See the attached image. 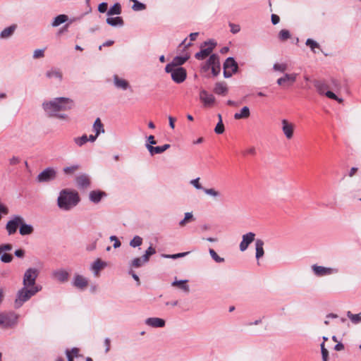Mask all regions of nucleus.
I'll return each instance as SVG.
<instances>
[{
  "label": "nucleus",
  "instance_id": "5",
  "mask_svg": "<svg viewBox=\"0 0 361 361\" xmlns=\"http://www.w3.org/2000/svg\"><path fill=\"white\" fill-rule=\"evenodd\" d=\"M216 45V42L213 39L204 42L200 46V51L195 54V59L197 60H204L211 54Z\"/></svg>",
  "mask_w": 361,
  "mask_h": 361
},
{
  "label": "nucleus",
  "instance_id": "18",
  "mask_svg": "<svg viewBox=\"0 0 361 361\" xmlns=\"http://www.w3.org/2000/svg\"><path fill=\"white\" fill-rule=\"evenodd\" d=\"M72 283L77 288L84 290L88 285V280L82 275L75 274Z\"/></svg>",
  "mask_w": 361,
  "mask_h": 361
},
{
  "label": "nucleus",
  "instance_id": "13",
  "mask_svg": "<svg viewBox=\"0 0 361 361\" xmlns=\"http://www.w3.org/2000/svg\"><path fill=\"white\" fill-rule=\"evenodd\" d=\"M200 99L204 107H210L215 102L214 96L204 89L200 91Z\"/></svg>",
  "mask_w": 361,
  "mask_h": 361
},
{
  "label": "nucleus",
  "instance_id": "50",
  "mask_svg": "<svg viewBox=\"0 0 361 361\" xmlns=\"http://www.w3.org/2000/svg\"><path fill=\"white\" fill-rule=\"evenodd\" d=\"M132 8L135 11H143L146 8V5L137 0H134V4Z\"/></svg>",
  "mask_w": 361,
  "mask_h": 361
},
{
  "label": "nucleus",
  "instance_id": "64",
  "mask_svg": "<svg viewBox=\"0 0 361 361\" xmlns=\"http://www.w3.org/2000/svg\"><path fill=\"white\" fill-rule=\"evenodd\" d=\"M14 254L17 257L21 258L24 257L25 251L22 249H18L15 251Z\"/></svg>",
  "mask_w": 361,
  "mask_h": 361
},
{
  "label": "nucleus",
  "instance_id": "11",
  "mask_svg": "<svg viewBox=\"0 0 361 361\" xmlns=\"http://www.w3.org/2000/svg\"><path fill=\"white\" fill-rule=\"evenodd\" d=\"M23 221V216L20 215H13L10 220L6 223V230L9 235L16 233L18 228H20Z\"/></svg>",
  "mask_w": 361,
  "mask_h": 361
},
{
  "label": "nucleus",
  "instance_id": "25",
  "mask_svg": "<svg viewBox=\"0 0 361 361\" xmlns=\"http://www.w3.org/2000/svg\"><path fill=\"white\" fill-rule=\"evenodd\" d=\"M170 147L171 146L169 144H165L162 146H157V147H150L149 145L148 151L151 156H154V154L163 153L166 149H169Z\"/></svg>",
  "mask_w": 361,
  "mask_h": 361
},
{
  "label": "nucleus",
  "instance_id": "16",
  "mask_svg": "<svg viewBox=\"0 0 361 361\" xmlns=\"http://www.w3.org/2000/svg\"><path fill=\"white\" fill-rule=\"evenodd\" d=\"M298 75V74L296 73H285L276 80V83L280 86H283L286 83L290 86L296 81Z\"/></svg>",
  "mask_w": 361,
  "mask_h": 361
},
{
  "label": "nucleus",
  "instance_id": "32",
  "mask_svg": "<svg viewBox=\"0 0 361 361\" xmlns=\"http://www.w3.org/2000/svg\"><path fill=\"white\" fill-rule=\"evenodd\" d=\"M46 76L50 79L56 78L59 82L62 80V73L59 70L55 68H52L47 71Z\"/></svg>",
  "mask_w": 361,
  "mask_h": 361
},
{
  "label": "nucleus",
  "instance_id": "27",
  "mask_svg": "<svg viewBox=\"0 0 361 361\" xmlns=\"http://www.w3.org/2000/svg\"><path fill=\"white\" fill-rule=\"evenodd\" d=\"M264 241L262 239H257L255 240V250H256V258L259 259L263 257L264 254Z\"/></svg>",
  "mask_w": 361,
  "mask_h": 361
},
{
  "label": "nucleus",
  "instance_id": "62",
  "mask_svg": "<svg viewBox=\"0 0 361 361\" xmlns=\"http://www.w3.org/2000/svg\"><path fill=\"white\" fill-rule=\"evenodd\" d=\"M20 161V159L18 157H13L9 159V164L11 165H16L19 164Z\"/></svg>",
  "mask_w": 361,
  "mask_h": 361
},
{
  "label": "nucleus",
  "instance_id": "63",
  "mask_svg": "<svg viewBox=\"0 0 361 361\" xmlns=\"http://www.w3.org/2000/svg\"><path fill=\"white\" fill-rule=\"evenodd\" d=\"M271 23H272L273 25H276L280 21L279 16L276 15V14H272L271 16Z\"/></svg>",
  "mask_w": 361,
  "mask_h": 361
},
{
  "label": "nucleus",
  "instance_id": "7",
  "mask_svg": "<svg viewBox=\"0 0 361 361\" xmlns=\"http://www.w3.org/2000/svg\"><path fill=\"white\" fill-rule=\"evenodd\" d=\"M18 315L14 312L0 313V326L9 328L17 323Z\"/></svg>",
  "mask_w": 361,
  "mask_h": 361
},
{
  "label": "nucleus",
  "instance_id": "33",
  "mask_svg": "<svg viewBox=\"0 0 361 361\" xmlns=\"http://www.w3.org/2000/svg\"><path fill=\"white\" fill-rule=\"evenodd\" d=\"M16 28V25H11L9 27L4 28L0 33V38H2V39L8 38L13 34Z\"/></svg>",
  "mask_w": 361,
  "mask_h": 361
},
{
  "label": "nucleus",
  "instance_id": "44",
  "mask_svg": "<svg viewBox=\"0 0 361 361\" xmlns=\"http://www.w3.org/2000/svg\"><path fill=\"white\" fill-rule=\"evenodd\" d=\"M74 142L79 147H82L87 142V135H83L81 137H77L73 139Z\"/></svg>",
  "mask_w": 361,
  "mask_h": 361
},
{
  "label": "nucleus",
  "instance_id": "41",
  "mask_svg": "<svg viewBox=\"0 0 361 361\" xmlns=\"http://www.w3.org/2000/svg\"><path fill=\"white\" fill-rule=\"evenodd\" d=\"M218 117L219 121L214 128V131L216 134H222L224 132V126L222 122L221 115L218 114Z\"/></svg>",
  "mask_w": 361,
  "mask_h": 361
},
{
  "label": "nucleus",
  "instance_id": "3",
  "mask_svg": "<svg viewBox=\"0 0 361 361\" xmlns=\"http://www.w3.org/2000/svg\"><path fill=\"white\" fill-rule=\"evenodd\" d=\"M42 287H27L23 286V287L20 288L17 293L16 298L14 302L15 307H20L25 302H27L36 293L40 291Z\"/></svg>",
  "mask_w": 361,
  "mask_h": 361
},
{
  "label": "nucleus",
  "instance_id": "42",
  "mask_svg": "<svg viewBox=\"0 0 361 361\" xmlns=\"http://www.w3.org/2000/svg\"><path fill=\"white\" fill-rule=\"evenodd\" d=\"M305 44L308 46L314 53H316L315 49L320 48L319 44L316 41L310 38L306 40Z\"/></svg>",
  "mask_w": 361,
  "mask_h": 361
},
{
  "label": "nucleus",
  "instance_id": "54",
  "mask_svg": "<svg viewBox=\"0 0 361 361\" xmlns=\"http://www.w3.org/2000/svg\"><path fill=\"white\" fill-rule=\"evenodd\" d=\"M1 262L4 263H9L13 259V256L10 254L4 253L0 255Z\"/></svg>",
  "mask_w": 361,
  "mask_h": 361
},
{
  "label": "nucleus",
  "instance_id": "6",
  "mask_svg": "<svg viewBox=\"0 0 361 361\" xmlns=\"http://www.w3.org/2000/svg\"><path fill=\"white\" fill-rule=\"evenodd\" d=\"M38 270L35 268L27 269L23 276V284L27 287H41L35 284L36 279L38 276Z\"/></svg>",
  "mask_w": 361,
  "mask_h": 361
},
{
  "label": "nucleus",
  "instance_id": "14",
  "mask_svg": "<svg viewBox=\"0 0 361 361\" xmlns=\"http://www.w3.org/2000/svg\"><path fill=\"white\" fill-rule=\"evenodd\" d=\"M295 126L287 119L281 120V129L283 133L287 140H291L293 137Z\"/></svg>",
  "mask_w": 361,
  "mask_h": 361
},
{
  "label": "nucleus",
  "instance_id": "12",
  "mask_svg": "<svg viewBox=\"0 0 361 361\" xmlns=\"http://www.w3.org/2000/svg\"><path fill=\"white\" fill-rule=\"evenodd\" d=\"M169 73H171L172 80L178 84L183 82L187 77L186 71L183 68H171Z\"/></svg>",
  "mask_w": 361,
  "mask_h": 361
},
{
  "label": "nucleus",
  "instance_id": "28",
  "mask_svg": "<svg viewBox=\"0 0 361 361\" xmlns=\"http://www.w3.org/2000/svg\"><path fill=\"white\" fill-rule=\"evenodd\" d=\"M250 115V109L247 106L243 107L239 112L234 114V118L236 120L247 118Z\"/></svg>",
  "mask_w": 361,
  "mask_h": 361
},
{
  "label": "nucleus",
  "instance_id": "1",
  "mask_svg": "<svg viewBox=\"0 0 361 361\" xmlns=\"http://www.w3.org/2000/svg\"><path fill=\"white\" fill-rule=\"evenodd\" d=\"M73 106L74 102L67 97H56L42 103V108L49 117L58 112L70 110Z\"/></svg>",
  "mask_w": 361,
  "mask_h": 361
},
{
  "label": "nucleus",
  "instance_id": "46",
  "mask_svg": "<svg viewBox=\"0 0 361 361\" xmlns=\"http://www.w3.org/2000/svg\"><path fill=\"white\" fill-rule=\"evenodd\" d=\"M290 37V33L288 30L283 29L279 32V38L281 41H286Z\"/></svg>",
  "mask_w": 361,
  "mask_h": 361
},
{
  "label": "nucleus",
  "instance_id": "17",
  "mask_svg": "<svg viewBox=\"0 0 361 361\" xmlns=\"http://www.w3.org/2000/svg\"><path fill=\"white\" fill-rule=\"evenodd\" d=\"M188 56H176L173 59L171 63H168L165 67V71L169 73L171 68H180V66L183 65L188 59Z\"/></svg>",
  "mask_w": 361,
  "mask_h": 361
},
{
  "label": "nucleus",
  "instance_id": "55",
  "mask_svg": "<svg viewBox=\"0 0 361 361\" xmlns=\"http://www.w3.org/2000/svg\"><path fill=\"white\" fill-rule=\"evenodd\" d=\"M157 144V142L155 141L154 140V135H149L147 137V142L145 144V147L146 148L148 149V147H149V145L150 147H154L153 145H156Z\"/></svg>",
  "mask_w": 361,
  "mask_h": 361
},
{
  "label": "nucleus",
  "instance_id": "2",
  "mask_svg": "<svg viewBox=\"0 0 361 361\" xmlns=\"http://www.w3.org/2000/svg\"><path fill=\"white\" fill-rule=\"evenodd\" d=\"M78 193L71 189H63L57 198V206L63 211H70L80 202Z\"/></svg>",
  "mask_w": 361,
  "mask_h": 361
},
{
  "label": "nucleus",
  "instance_id": "34",
  "mask_svg": "<svg viewBox=\"0 0 361 361\" xmlns=\"http://www.w3.org/2000/svg\"><path fill=\"white\" fill-rule=\"evenodd\" d=\"M93 130L97 134V135H99L101 133H104V126L100 120V118H97L94 124H93Z\"/></svg>",
  "mask_w": 361,
  "mask_h": 361
},
{
  "label": "nucleus",
  "instance_id": "58",
  "mask_svg": "<svg viewBox=\"0 0 361 361\" xmlns=\"http://www.w3.org/2000/svg\"><path fill=\"white\" fill-rule=\"evenodd\" d=\"M44 49H36L33 53V58L38 59L44 56Z\"/></svg>",
  "mask_w": 361,
  "mask_h": 361
},
{
  "label": "nucleus",
  "instance_id": "31",
  "mask_svg": "<svg viewBox=\"0 0 361 361\" xmlns=\"http://www.w3.org/2000/svg\"><path fill=\"white\" fill-rule=\"evenodd\" d=\"M214 92L216 94L224 95L228 92V88L225 82H216L214 89Z\"/></svg>",
  "mask_w": 361,
  "mask_h": 361
},
{
  "label": "nucleus",
  "instance_id": "59",
  "mask_svg": "<svg viewBox=\"0 0 361 361\" xmlns=\"http://www.w3.org/2000/svg\"><path fill=\"white\" fill-rule=\"evenodd\" d=\"M108 4L106 2H102L100 4H99L98 6V11L100 13H105L107 11Z\"/></svg>",
  "mask_w": 361,
  "mask_h": 361
},
{
  "label": "nucleus",
  "instance_id": "20",
  "mask_svg": "<svg viewBox=\"0 0 361 361\" xmlns=\"http://www.w3.org/2000/svg\"><path fill=\"white\" fill-rule=\"evenodd\" d=\"M76 184L79 188L85 189L90 185V178L85 173L78 176L75 178Z\"/></svg>",
  "mask_w": 361,
  "mask_h": 361
},
{
  "label": "nucleus",
  "instance_id": "53",
  "mask_svg": "<svg viewBox=\"0 0 361 361\" xmlns=\"http://www.w3.org/2000/svg\"><path fill=\"white\" fill-rule=\"evenodd\" d=\"M190 183L197 190H203L204 188L200 183V178L192 179L190 181Z\"/></svg>",
  "mask_w": 361,
  "mask_h": 361
},
{
  "label": "nucleus",
  "instance_id": "52",
  "mask_svg": "<svg viewBox=\"0 0 361 361\" xmlns=\"http://www.w3.org/2000/svg\"><path fill=\"white\" fill-rule=\"evenodd\" d=\"M145 263L142 257H136L132 260L130 266L135 268H139Z\"/></svg>",
  "mask_w": 361,
  "mask_h": 361
},
{
  "label": "nucleus",
  "instance_id": "21",
  "mask_svg": "<svg viewBox=\"0 0 361 361\" xmlns=\"http://www.w3.org/2000/svg\"><path fill=\"white\" fill-rule=\"evenodd\" d=\"M106 196V193L102 190H92L89 194V199L90 200L94 203L98 204L102 198L105 197Z\"/></svg>",
  "mask_w": 361,
  "mask_h": 361
},
{
  "label": "nucleus",
  "instance_id": "29",
  "mask_svg": "<svg viewBox=\"0 0 361 361\" xmlns=\"http://www.w3.org/2000/svg\"><path fill=\"white\" fill-rule=\"evenodd\" d=\"M106 23L113 27H121L123 25V20L121 17H109L106 18Z\"/></svg>",
  "mask_w": 361,
  "mask_h": 361
},
{
  "label": "nucleus",
  "instance_id": "56",
  "mask_svg": "<svg viewBox=\"0 0 361 361\" xmlns=\"http://www.w3.org/2000/svg\"><path fill=\"white\" fill-rule=\"evenodd\" d=\"M229 27H230V30L231 32L233 33V34H237L240 32V27L239 25L238 24H234V23H229Z\"/></svg>",
  "mask_w": 361,
  "mask_h": 361
},
{
  "label": "nucleus",
  "instance_id": "15",
  "mask_svg": "<svg viewBox=\"0 0 361 361\" xmlns=\"http://www.w3.org/2000/svg\"><path fill=\"white\" fill-rule=\"evenodd\" d=\"M255 233L253 232H248L242 236V240L239 245V249L241 252L245 251L249 245L255 241Z\"/></svg>",
  "mask_w": 361,
  "mask_h": 361
},
{
  "label": "nucleus",
  "instance_id": "40",
  "mask_svg": "<svg viewBox=\"0 0 361 361\" xmlns=\"http://www.w3.org/2000/svg\"><path fill=\"white\" fill-rule=\"evenodd\" d=\"M199 32H192L190 34L189 37L190 42L187 43V38H185L180 44V46H184L185 48H188L191 46V42L195 41L198 36Z\"/></svg>",
  "mask_w": 361,
  "mask_h": 361
},
{
  "label": "nucleus",
  "instance_id": "24",
  "mask_svg": "<svg viewBox=\"0 0 361 361\" xmlns=\"http://www.w3.org/2000/svg\"><path fill=\"white\" fill-rule=\"evenodd\" d=\"M34 228L31 224H27L25 222L24 219L23 218V221L19 228V233L21 235H30L33 233Z\"/></svg>",
  "mask_w": 361,
  "mask_h": 361
},
{
  "label": "nucleus",
  "instance_id": "23",
  "mask_svg": "<svg viewBox=\"0 0 361 361\" xmlns=\"http://www.w3.org/2000/svg\"><path fill=\"white\" fill-rule=\"evenodd\" d=\"M145 324L153 328H161L165 326V321L158 317H149L145 320Z\"/></svg>",
  "mask_w": 361,
  "mask_h": 361
},
{
  "label": "nucleus",
  "instance_id": "10",
  "mask_svg": "<svg viewBox=\"0 0 361 361\" xmlns=\"http://www.w3.org/2000/svg\"><path fill=\"white\" fill-rule=\"evenodd\" d=\"M311 268L314 274L317 277H322L338 273V269L334 267H325L317 264H313Z\"/></svg>",
  "mask_w": 361,
  "mask_h": 361
},
{
  "label": "nucleus",
  "instance_id": "38",
  "mask_svg": "<svg viewBox=\"0 0 361 361\" xmlns=\"http://www.w3.org/2000/svg\"><path fill=\"white\" fill-rule=\"evenodd\" d=\"M346 314L352 323L357 324L361 322V312L359 314H353L350 311H348Z\"/></svg>",
  "mask_w": 361,
  "mask_h": 361
},
{
  "label": "nucleus",
  "instance_id": "43",
  "mask_svg": "<svg viewBox=\"0 0 361 361\" xmlns=\"http://www.w3.org/2000/svg\"><path fill=\"white\" fill-rule=\"evenodd\" d=\"M341 88L340 82L334 78L330 80L329 89H331L336 92H338Z\"/></svg>",
  "mask_w": 361,
  "mask_h": 361
},
{
  "label": "nucleus",
  "instance_id": "49",
  "mask_svg": "<svg viewBox=\"0 0 361 361\" xmlns=\"http://www.w3.org/2000/svg\"><path fill=\"white\" fill-rule=\"evenodd\" d=\"M203 191L204 192L205 194L210 195L213 197H218L221 196V193L219 191L214 190V188H204Z\"/></svg>",
  "mask_w": 361,
  "mask_h": 361
},
{
  "label": "nucleus",
  "instance_id": "57",
  "mask_svg": "<svg viewBox=\"0 0 361 361\" xmlns=\"http://www.w3.org/2000/svg\"><path fill=\"white\" fill-rule=\"evenodd\" d=\"M110 240L111 241H114V248H118V247H119L121 245V243L120 240L115 235H111L110 237Z\"/></svg>",
  "mask_w": 361,
  "mask_h": 361
},
{
  "label": "nucleus",
  "instance_id": "19",
  "mask_svg": "<svg viewBox=\"0 0 361 361\" xmlns=\"http://www.w3.org/2000/svg\"><path fill=\"white\" fill-rule=\"evenodd\" d=\"M51 276L58 281L61 283H65L68 280L69 273L63 269H59L53 271L51 273Z\"/></svg>",
  "mask_w": 361,
  "mask_h": 361
},
{
  "label": "nucleus",
  "instance_id": "47",
  "mask_svg": "<svg viewBox=\"0 0 361 361\" xmlns=\"http://www.w3.org/2000/svg\"><path fill=\"white\" fill-rule=\"evenodd\" d=\"M211 257L217 263H222L224 262V258L219 257L217 253L213 250L209 249V250Z\"/></svg>",
  "mask_w": 361,
  "mask_h": 361
},
{
  "label": "nucleus",
  "instance_id": "4",
  "mask_svg": "<svg viewBox=\"0 0 361 361\" xmlns=\"http://www.w3.org/2000/svg\"><path fill=\"white\" fill-rule=\"evenodd\" d=\"M314 85L319 94H324L328 98L336 100L340 104L343 103V99L342 98L337 97L332 91L328 90L329 89V85L326 84L325 82L315 80Z\"/></svg>",
  "mask_w": 361,
  "mask_h": 361
},
{
  "label": "nucleus",
  "instance_id": "37",
  "mask_svg": "<svg viewBox=\"0 0 361 361\" xmlns=\"http://www.w3.org/2000/svg\"><path fill=\"white\" fill-rule=\"evenodd\" d=\"M121 13V6L119 3L114 4L107 11L108 16L119 15Z\"/></svg>",
  "mask_w": 361,
  "mask_h": 361
},
{
  "label": "nucleus",
  "instance_id": "22",
  "mask_svg": "<svg viewBox=\"0 0 361 361\" xmlns=\"http://www.w3.org/2000/svg\"><path fill=\"white\" fill-rule=\"evenodd\" d=\"M113 80L114 86L118 89L126 90L130 87L126 80L119 78L117 75H114Z\"/></svg>",
  "mask_w": 361,
  "mask_h": 361
},
{
  "label": "nucleus",
  "instance_id": "48",
  "mask_svg": "<svg viewBox=\"0 0 361 361\" xmlns=\"http://www.w3.org/2000/svg\"><path fill=\"white\" fill-rule=\"evenodd\" d=\"M287 68H288V66H287V64H286V63H276L273 66L274 71H279L281 73H284L286 71Z\"/></svg>",
  "mask_w": 361,
  "mask_h": 361
},
{
  "label": "nucleus",
  "instance_id": "26",
  "mask_svg": "<svg viewBox=\"0 0 361 361\" xmlns=\"http://www.w3.org/2000/svg\"><path fill=\"white\" fill-rule=\"evenodd\" d=\"M106 264L102 261L100 259H96L91 264V270L93 271L94 276H98L99 271L105 267Z\"/></svg>",
  "mask_w": 361,
  "mask_h": 361
},
{
  "label": "nucleus",
  "instance_id": "61",
  "mask_svg": "<svg viewBox=\"0 0 361 361\" xmlns=\"http://www.w3.org/2000/svg\"><path fill=\"white\" fill-rule=\"evenodd\" d=\"M105 353H107L110 350L111 340L109 338L104 339Z\"/></svg>",
  "mask_w": 361,
  "mask_h": 361
},
{
  "label": "nucleus",
  "instance_id": "39",
  "mask_svg": "<svg viewBox=\"0 0 361 361\" xmlns=\"http://www.w3.org/2000/svg\"><path fill=\"white\" fill-rule=\"evenodd\" d=\"M195 219L193 217V214L192 212H186L185 214V217L183 219H182L180 222H179V226L180 227H183L185 226L188 223L192 221H194Z\"/></svg>",
  "mask_w": 361,
  "mask_h": 361
},
{
  "label": "nucleus",
  "instance_id": "8",
  "mask_svg": "<svg viewBox=\"0 0 361 361\" xmlns=\"http://www.w3.org/2000/svg\"><path fill=\"white\" fill-rule=\"evenodd\" d=\"M56 174L57 172L54 168L47 167L37 175L36 180L39 183L50 182L56 179Z\"/></svg>",
  "mask_w": 361,
  "mask_h": 361
},
{
  "label": "nucleus",
  "instance_id": "9",
  "mask_svg": "<svg viewBox=\"0 0 361 361\" xmlns=\"http://www.w3.org/2000/svg\"><path fill=\"white\" fill-rule=\"evenodd\" d=\"M238 69L237 62L233 57H228L224 63V76L226 78H231Z\"/></svg>",
  "mask_w": 361,
  "mask_h": 361
},
{
  "label": "nucleus",
  "instance_id": "45",
  "mask_svg": "<svg viewBox=\"0 0 361 361\" xmlns=\"http://www.w3.org/2000/svg\"><path fill=\"white\" fill-rule=\"evenodd\" d=\"M142 243V238L139 235H135L130 242V245L133 247H137Z\"/></svg>",
  "mask_w": 361,
  "mask_h": 361
},
{
  "label": "nucleus",
  "instance_id": "60",
  "mask_svg": "<svg viewBox=\"0 0 361 361\" xmlns=\"http://www.w3.org/2000/svg\"><path fill=\"white\" fill-rule=\"evenodd\" d=\"M51 117H56L61 120H67L68 118V116L66 114L58 112L56 114V115H53Z\"/></svg>",
  "mask_w": 361,
  "mask_h": 361
},
{
  "label": "nucleus",
  "instance_id": "30",
  "mask_svg": "<svg viewBox=\"0 0 361 361\" xmlns=\"http://www.w3.org/2000/svg\"><path fill=\"white\" fill-rule=\"evenodd\" d=\"M68 20V16L65 14H60L54 18L51 23V26L54 27H58L60 25L66 23Z\"/></svg>",
  "mask_w": 361,
  "mask_h": 361
},
{
  "label": "nucleus",
  "instance_id": "35",
  "mask_svg": "<svg viewBox=\"0 0 361 361\" xmlns=\"http://www.w3.org/2000/svg\"><path fill=\"white\" fill-rule=\"evenodd\" d=\"M188 280H180V281H174L171 285L173 286H177L183 291L188 293L190 291L189 286L187 284Z\"/></svg>",
  "mask_w": 361,
  "mask_h": 361
},
{
  "label": "nucleus",
  "instance_id": "36",
  "mask_svg": "<svg viewBox=\"0 0 361 361\" xmlns=\"http://www.w3.org/2000/svg\"><path fill=\"white\" fill-rule=\"evenodd\" d=\"M219 66H220L219 56L216 54L210 55L209 59L207 61V66L208 68L212 66H216L218 68Z\"/></svg>",
  "mask_w": 361,
  "mask_h": 361
},
{
  "label": "nucleus",
  "instance_id": "51",
  "mask_svg": "<svg viewBox=\"0 0 361 361\" xmlns=\"http://www.w3.org/2000/svg\"><path fill=\"white\" fill-rule=\"evenodd\" d=\"M79 169V165L75 164L63 168V171L66 174H73Z\"/></svg>",
  "mask_w": 361,
  "mask_h": 361
}]
</instances>
